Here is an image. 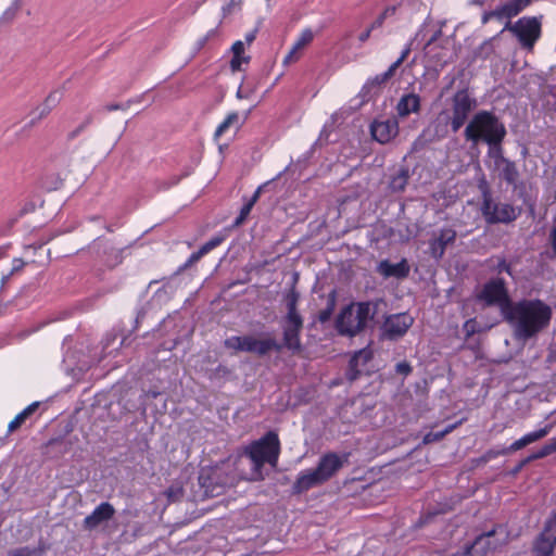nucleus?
Returning a JSON list of instances; mask_svg holds the SVG:
<instances>
[{"instance_id":"nucleus-1","label":"nucleus","mask_w":556,"mask_h":556,"mask_svg":"<svg viewBox=\"0 0 556 556\" xmlns=\"http://www.w3.org/2000/svg\"><path fill=\"white\" fill-rule=\"evenodd\" d=\"M553 317L552 307L540 299H522L508 305L504 319L509 324L514 338L528 341L548 328Z\"/></svg>"},{"instance_id":"nucleus-47","label":"nucleus","mask_w":556,"mask_h":556,"mask_svg":"<svg viewBox=\"0 0 556 556\" xmlns=\"http://www.w3.org/2000/svg\"><path fill=\"white\" fill-rule=\"evenodd\" d=\"M523 447H525V445H523L522 440L518 439L515 442H513L508 447H504V448L506 451V454H508V453H511V452L519 451V450H521Z\"/></svg>"},{"instance_id":"nucleus-54","label":"nucleus","mask_w":556,"mask_h":556,"mask_svg":"<svg viewBox=\"0 0 556 556\" xmlns=\"http://www.w3.org/2000/svg\"><path fill=\"white\" fill-rule=\"evenodd\" d=\"M384 20L386 18L382 15H379L378 18L369 26V28H371V30H374L378 27H381Z\"/></svg>"},{"instance_id":"nucleus-11","label":"nucleus","mask_w":556,"mask_h":556,"mask_svg":"<svg viewBox=\"0 0 556 556\" xmlns=\"http://www.w3.org/2000/svg\"><path fill=\"white\" fill-rule=\"evenodd\" d=\"M556 547V510L546 520L533 544L535 556H552Z\"/></svg>"},{"instance_id":"nucleus-4","label":"nucleus","mask_w":556,"mask_h":556,"mask_svg":"<svg viewBox=\"0 0 556 556\" xmlns=\"http://www.w3.org/2000/svg\"><path fill=\"white\" fill-rule=\"evenodd\" d=\"M451 114L442 111L438 114L435 123V135L443 138L447 134V126H451L453 132H457L467 122L470 113L477 106V100L470 96L467 89L455 92L451 100Z\"/></svg>"},{"instance_id":"nucleus-19","label":"nucleus","mask_w":556,"mask_h":556,"mask_svg":"<svg viewBox=\"0 0 556 556\" xmlns=\"http://www.w3.org/2000/svg\"><path fill=\"white\" fill-rule=\"evenodd\" d=\"M314 35L311 29H304L295 40L290 51L283 59V64H290L300 59L301 51L313 40Z\"/></svg>"},{"instance_id":"nucleus-44","label":"nucleus","mask_w":556,"mask_h":556,"mask_svg":"<svg viewBox=\"0 0 556 556\" xmlns=\"http://www.w3.org/2000/svg\"><path fill=\"white\" fill-rule=\"evenodd\" d=\"M203 253L200 251V249L197 251V252H193L189 258L186 261V263L184 264L182 268H187V267H190L191 265H193L194 263L199 262L201 260V257H203Z\"/></svg>"},{"instance_id":"nucleus-22","label":"nucleus","mask_w":556,"mask_h":556,"mask_svg":"<svg viewBox=\"0 0 556 556\" xmlns=\"http://www.w3.org/2000/svg\"><path fill=\"white\" fill-rule=\"evenodd\" d=\"M533 0H509L496 8L495 14L509 18L518 15L523 9L531 4Z\"/></svg>"},{"instance_id":"nucleus-6","label":"nucleus","mask_w":556,"mask_h":556,"mask_svg":"<svg viewBox=\"0 0 556 556\" xmlns=\"http://www.w3.org/2000/svg\"><path fill=\"white\" fill-rule=\"evenodd\" d=\"M375 314L376 308L370 302L351 303L339 313L336 329L341 336L355 337L366 328Z\"/></svg>"},{"instance_id":"nucleus-51","label":"nucleus","mask_w":556,"mask_h":556,"mask_svg":"<svg viewBox=\"0 0 556 556\" xmlns=\"http://www.w3.org/2000/svg\"><path fill=\"white\" fill-rule=\"evenodd\" d=\"M549 240H551V244H552L553 251L556 254V225L551 230Z\"/></svg>"},{"instance_id":"nucleus-29","label":"nucleus","mask_w":556,"mask_h":556,"mask_svg":"<svg viewBox=\"0 0 556 556\" xmlns=\"http://www.w3.org/2000/svg\"><path fill=\"white\" fill-rule=\"evenodd\" d=\"M556 452V437L549 439L538 452L530 455L527 459H525L517 469H520L525 464L535 460L539 458L546 457Z\"/></svg>"},{"instance_id":"nucleus-14","label":"nucleus","mask_w":556,"mask_h":556,"mask_svg":"<svg viewBox=\"0 0 556 556\" xmlns=\"http://www.w3.org/2000/svg\"><path fill=\"white\" fill-rule=\"evenodd\" d=\"M399 129L396 117L375 119L370 124L371 137L381 144L392 141L399 135Z\"/></svg>"},{"instance_id":"nucleus-38","label":"nucleus","mask_w":556,"mask_h":556,"mask_svg":"<svg viewBox=\"0 0 556 556\" xmlns=\"http://www.w3.org/2000/svg\"><path fill=\"white\" fill-rule=\"evenodd\" d=\"M20 1L21 0H14V2L11 4V7H9L2 14V16L0 17V22H11L18 9H20Z\"/></svg>"},{"instance_id":"nucleus-13","label":"nucleus","mask_w":556,"mask_h":556,"mask_svg":"<svg viewBox=\"0 0 556 556\" xmlns=\"http://www.w3.org/2000/svg\"><path fill=\"white\" fill-rule=\"evenodd\" d=\"M349 453L341 455L337 453H327L323 455L315 468L324 482L331 479L349 462Z\"/></svg>"},{"instance_id":"nucleus-41","label":"nucleus","mask_w":556,"mask_h":556,"mask_svg":"<svg viewBox=\"0 0 556 556\" xmlns=\"http://www.w3.org/2000/svg\"><path fill=\"white\" fill-rule=\"evenodd\" d=\"M494 270L497 274L507 273L508 275H511L510 265L504 258L497 260V263L494 266Z\"/></svg>"},{"instance_id":"nucleus-42","label":"nucleus","mask_w":556,"mask_h":556,"mask_svg":"<svg viewBox=\"0 0 556 556\" xmlns=\"http://www.w3.org/2000/svg\"><path fill=\"white\" fill-rule=\"evenodd\" d=\"M8 556H39V553L37 552V549L23 547V548L13 551Z\"/></svg>"},{"instance_id":"nucleus-12","label":"nucleus","mask_w":556,"mask_h":556,"mask_svg":"<svg viewBox=\"0 0 556 556\" xmlns=\"http://www.w3.org/2000/svg\"><path fill=\"white\" fill-rule=\"evenodd\" d=\"M413 324L414 318L408 313L389 315L381 326V336L384 339L396 340L402 338Z\"/></svg>"},{"instance_id":"nucleus-23","label":"nucleus","mask_w":556,"mask_h":556,"mask_svg":"<svg viewBox=\"0 0 556 556\" xmlns=\"http://www.w3.org/2000/svg\"><path fill=\"white\" fill-rule=\"evenodd\" d=\"M494 169L497 170L500 177L509 185L515 184L519 176L515 163L509 161L508 159L502 160L501 163L494 167Z\"/></svg>"},{"instance_id":"nucleus-21","label":"nucleus","mask_w":556,"mask_h":556,"mask_svg":"<svg viewBox=\"0 0 556 556\" xmlns=\"http://www.w3.org/2000/svg\"><path fill=\"white\" fill-rule=\"evenodd\" d=\"M62 96L63 93L61 90L51 91L43 101V103L36 108V110L33 112L35 117L31 119V123L47 116L52 111V109L55 108L56 104L61 101Z\"/></svg>"},{"instance_id":"nucleus-62","label":"nucleus","mask_w":556,"mask_h":556,"mask_svg":"<svg viewBox=\"0 0 556 556\" xmlns=\"http://www.w3.org/2000/svg\"><path fill=\"white\" fill-rule=\"evenodd\" d=\"M54 443H55V441H50L49 445H53Z\"/></svg>"},{"instance_id":"nucleus-56","label":"nucleus","mask_w":556,"mask_h":556,"mask_svg":"<svg viewBox=\"0 0 556 556\" xmlns=\"http://www.w3.org/2000/svg\"><path fill=\"white\" fill-rule=\"evenodd\" d=\"M371 28H367L365 31H363L359 36H358V40L361 42H365L369 37H370V34H371Z\"/></svg>"},{"instance_id":"nucleus-20","label":"nucleus","mask_w":556,"mask_h":556,"mask_svg":"<svg viewBox=\"0 0 556 556\" xmlns=\"http://www.w3.org/2000/svg\"><path fill=\"white\" fill-rule=\"evenodd\" d=\"M379 273L384 277H396L404 278L409 273V267L406 260H402L396 264H392L388 261L380 262L378 266Z\"/></svg>"},{"instance_id":"nucleus-61","label":"nucleus","mask_w":556,"mask_h":556,"mask_svg":"<svg viewBox=\"0 0 556 556\" xmlns=\"http://www.w3.org/2000/svg\"><path fill=\"white\" fill-rule=\"evenodd\" d=\"M11 276L12 275H9V274L8 275H3L2 279H1L2 280V285H4Z\"/></svg>"},{"instance_id":"nucleus-7","label":"nucleus","mask_w":556,"mask_h":556,"mask_svg":"<svg viewBox=\"0 0 556 556\" xmlns=\"http://www.w3.org/2000/svg\"><path fill=\"white\" fill-rule=\"evenodd\" d=\"M481 213L488 224H508L518 218L520 210L508 203L494 202L486 185L481 186Z\"/></svg>"},{"instance_id":"nucleus-39","label":"nucleus","mask_w":556,"mask_h":556,"mask_svg":"<svg viewBox=\"0 0 556 556\" xmlns=\"http://www.w3.org/2000/svg\"><path fill=\"white\" fill-rule=\"evenodd\" d=\"M463 330L466 334V338L473 336L476 332L480 330L479 325L475 318H470L465 321L463 326Z\"/></svg>"},{"instance_id":"nucleus-3","label":"nucleus","mask_w":556,"mask_h":556,"mask_svg":"<svg viewBox=\"0 0 556 556\" xmlns=\"http://www.w3.org/2000/svg\"><path fill=\"white\" fill-rule=\"evenodd\" d=\"M506 136L505 125L490 111H479L468 122L464 130L466 141L477 146L484 143H502Z\"/></svg>"},{"instance_id":"nucleus-17","label":"nucleus","mask_w":556,"mask_h":556,"mask_svg":"<svg viewBox=\"0 0 556 556\" xmlns=\"http://www.w3.org/2000/svg\"><path fill=\"white\" fill-rule=\"evenodd\" d=\"M456 238V231L451 228L441 229L439 236L430 241L429 248L431 255L434 258H441L445 252L448 243H452Z\"/></svg>"},{"instance_id":"nucleus-45","label":"nucleus","mask_w":556,"mask_h":556,"mask_svg":"<svg viewBox=\"0 0 556 556\" xmlns=\"http://www.w3.org/2000/svg\"><path fill=\"white\" fill-rule=\"evenodd\" d=\"M396 372L403 376H407L412 371V366L407 362H401L396 364Z\"/></svg>"},{"instance_id":"nucleus-50","label":"nucleus","mask_w":556,"mask_h":556,"mask_svg":"<svg viewBox=\"0 0 556 556\" xmlns=\"http://www.w3.org/2000/svg\"><path fill=\"white\" fill-rule=\"evenodd\" d=\"M256 34H257V28H254L251 31L247 33L244 36V39H245L244 43L251 45L255 40Z\"/></svg>"},{"instance_id":"nucleus-57","label":"nucleus","mask_w":556,"mask_h":556,"mask_svg":"<svg viewBox=\"0 0 556 556\" xmlns=\"http://www.w3.org/2000/svg\"><path fill=\"white\" fill-rule=\"evenodd\" d=\"M204 36L207 37L208 40H211L212 38L218 36V28L215 27L210 29Z\"/></svg>"},{"instance_id":"nucleus-58","label":"nucleus","mask_w":556,"mask_h":556,"mask_svg":"<svg viewBox=\"0 0 556 556\" xmlns=\"http://www.w3.org/2000/svg\"><path fill=\"white\" fill-rule=\"evenodd\" d=\"M106 109H108V111H114V110L122 109V106L119 104H111V105H108Z\"/></svg>"},{"instance_id":"nucleus-37","label":"nucleus","mask_w":556,"mask_h":556,"mask_svg":"<svg viewBox=\"0 0 556 556\" xmlns=\"http://www.w3.org/2000/svg\"><path fill=\"white\" fill-rule=\"evenodd\" d=\"M333 311H334V298L332 296L328 300L327 306L318 313V316H317L318 320L321 324L327 323L328 320H330V318L333 314Z\"/></svg>"},{"instance_id":"nucleus-27","label":"nucleus","mask_w":556,"mask_h":556,"mask_svg":"<svg viewBox=\"0 0 556 556\" xmlns=\"http://www.w3.org/2000/svg\"><path fill=\"white\" fill-rule=\"evenodd\" d=\"M39 402H33L27 407H25L22 412H20L14 419H12L8 426V430L10 432L15 431L17 428H20L25 420L38 408Z\"/></svg>"},{"instance_id":"nucleus-9","label":"nucleus","mask_w":556,"mask_h":556,"mask_svg":"<svg viewBox=\"0 0 556 556\" xmlns=\"http://www.w3.org/2000/svg\"><path fill=\"white\" fill-rule=\"evenodd\" d=\"M509 29L518 38L522 48L531 50L541 36V17H521Z\"/></svg>"},{"instance_id":"nucleus-25","label":"nucleus","mask_w":556,"mask_h":556,"mask_svg":"<svg viewBox=\"0 0 556 556\" xmlns=\"http://www.w3.org/2000/svg\"><path fill=\"white\" fill-rule=\"evenodd\" d=\"M409 170L406 167H402L399 173L391 177L389 182V190L394 193L403 192L409 180Z\"/></svg>"},{"instance_id":"nucleus-18","label":"nucleus","mask_w":556,"mask_h":556,"mask_svg":"<svg viewBox=\"0 0 556 556\" xmlns=\"http://www.w3.org/2000/svg\"><path fill=\"white\" fill-rule=\"evenodd\" d=\"M420 102L421 99L416 93L410 92L403 94L395 106L399 117L404 118L412 113H418L420 110Z\"/></svg>"},{"instance_id":"nucleus-5","label":"nucleus","mask_w":556,"mask_h":556,"mask_svg":"<svg viewBox=\"0 0 556 556\" xmlns=\"http://www.w3.org/2000/svg\"><path fill=\"white\" fill-rule=\"evenodd\" d=\"M245 455L252 462V475L254 480L264 479L263 466L269 464L275 468L280 455V440L275 431H268L265 435L253 441L245 447Z\"/></svg>"},{"instance_id":"nucleus-55","label":"nucleus","mask_w":556,"mask_h":556,"mask_svg":"<svg viewBox=\"0 0 556 556\" xmlns=\"http://www.w3.org/2000/svg\"><path fill=\"white\" fill-rule=\"evenodd\" d=\"M424 136H425V132L422 135H420L413 143V150H418L420 147L424 146L425 141H424Z\"/></svg>"},{"instance_id":"nucleus-33","label":"nucleus","mask_w":556,"mask_h":556,"mask_svg":"<svg viewBox=\"0 0 556 556\" xmlns=\"http://www.w3.org/2000/svg\"><path fill=\"white\" fill-rule=\"evenodd\" d=\"M372 357V352L369 349H362L357 351L351 358L350 365L352 368H356L359 363L366 364Z\"/></svg>"},{"instance_id":"nucleus-43","label":"nucleus","mask_w":556,"mask_h":556,"mask_svg":"<svg viewBox=\"0 0 556 556\" xmlns=\"http://www.w3.org/2000/svg\"><path fill=\"white\" fill-rule=\"evenodd\" d=\"M165 493L169 501H177L182 496V489L179 486H172Z\"/></svg>"},{"instance_id":"nucleus-53","label":"nucleus","mask_w":556,"mask_h":556,"mask_svg":"<svg viewBox=\"0 0 556 556\" xmlns=\"http://www.w3.org/2000/svg\"><path fill=\"white\" fill-rule=\"evenodd\" d=\"M396 8L394 5L388 7L380 15H382L384 18H388L395 14Z\"/></svg>"},{"instance_id":"nucleus-32","label":"nucleus","mask_w":556,"mask_h":556,"mask_svg":"<svg viewBox=\"0 0 556 556\" xmlns=\"http://www.w3.org/2000/svg\"><path fill=\"white\" fill-rule=\"evenodd\" d=\"M239 121V115L236 112H231L227 115V117L218 125L215 130V138L220 137L230 126L237 124Z\"/></svg>"},{"instance_id":"nucleus-60","label":"nucleus","mask_w":556,"mask_h":556,"mask_svg":"<svg viewBox=\"0 0 556 556\" xmlns=\"http://www.w3.org/2000/svg\"><path fill=\"white\" fill-rule=\"evenodd\" d=\"M240 3H241V0H231L230 3H229V7L240 5Z\"/></svg>"},{"instance_id":"nucleus-36","label":"nucleus","mask_w":556,"mask_h":556,"mask_svg":"<svg viewBox=\"0 0 556 556\" xmlns=\"http://www.w3.org/2000/svg\"><path fill=\"white\" fill-rule=\"evenodd\" d=\"M225 238V235L214 236L200 248V251L203 253V255L207 254L208 252L220 245L224 242Z\"/></svg>"},{"instance_id":"nucleus-35","label":"nucleus","mask_w":556,"mask_h":556,"mask_svg":"<svg viewBox=\"0 0 556 556\" xmlns=\"http://www.w3.org/2000/svg\"><path fill=\"white\" fill-rule=\"evenodd\" d=\"M456 427V425H450L447 426L444 430L442 431H438V432H429L427 434H425L424 439H422V442L425 444H429V443H432V442H437V441H440L445 434L450 433L451 431H453V429Z\"/></svg>"},{"instance_id":"nucleus-30","label":"nucleus","mask_w":556,"mask_h":556,"mask_svg":"<svg viewBox=\"0 0 556 556\" xmlns=\"http://www.w3.org/2000/svg\"><path fill=\"white\" fill-rule=\"evenodd\" d=\"M260 193H261V188H257L256 191L254 192V194L252 195V198L250 200H248L247 203H244V205L241 207L239 215L236 217V219L233 222L235 227L242 225L243 222L247 219V217L251 213L254 204L258 200Z\"/></svg>"},{"instance_id":"nucleus-59","label":"nucleus","mask_w":556,"mask_h":556,"mask_svg":"<svg viewBox=\"0 0 556 556\" xmlns=\"http://www.w3.org/2000/svg\"><path fill=\"white\" fill-rule=\"evenodd\" d=\"M256 104L252 105L244 114V121L248 118V116L250 115V113L252 112V110L255 108Z\"/></svg>"},{"instance_id":"nucleus-52","label":"nucleus","mask_w":556,"mask_h":556,"mask_svg":"<svg viewBox=\"0 0 556 556\" xmlns=\"http://www.w3.org/2000/svg\"><path fill=\"white\" fill-rule=\"evenodd\" d=\"M208 41L207 37L203 36L199 38L195 42V52H199Z\"/></svg>"},{"instance_id":"nucleus-34","label":"nucleus","mask_w":556,"mask_h":556,"mask_svg":"<svg viewBox=\"0 0 556 556\" xmlns=\"http://www.w3.org/2000/svg\"><path fill=\"white\" fill-rule=\"evenodd\" d=\"M489 146L488 155L493 160L494 167L501 163L502 160H507L503 155L502 143H486Z\"/></svg>"},{"instance_id":"nucleus-2","label":"nucleus","mask_w":556,"mask_h":556,"mask_svg":"<svg viewBox=\"0 0 556 556\" xmlns=\"http://www.w3.org/2000/svg\"><path fill=\"white\" fill-rule=\"evenodd\" d=\"M303 327L302 318H283L282 331L283 343L277 342L270 334L256 338L251 334L231 336L224 341V345L233 352L253 353L262 357L271 351L280 352L282 348H287L292 353L301 351L300 332Z\"/></svg>"},{"instance_id":"nucleus-16","label":"nucleus","mask_w":556,"mask_h":556,"mask_svg":"<svg viewBox=\"0 0 556 556\" xmlns=\"http://www.w3.org/2000/svg\"><path fill=\"white\" fill-rule=\"evenodd\" d=\"M114 513V507L110 503H101L84 519V526L86 529L92 530L102 522L110 520Z\"/></svg>"},{"instance_id":"nucleus-46","label":"nucleus","mask_w":556,"mask_h":556,"mask_svg":"<svg viewBox=\"0 0 556 556\" xmlns=\"http://www.w3.org/2000/svg\"><path fill=\"white\" fill-rule=\"evenodd\" d=\"M505 454H506V451H505V448H504V447H503V448H500V450H493V448H492V450H489V451L484 454V458H485L486 460H489V459H493V458H496V457H498V456H501V455H505Z\"/></svg>"},{"instance_id":"nucleus-40","label":"nucleus","mask_w":556,"mask_h":556,"mask_svg":"<svg viewBox=\"0 0 556 556\" xmlns=\"http://www.w3.org/2000/svg\"><path fill=\"white\" fill-rule=\"evenodd\" d=\"M254 92V88L249 86L248 84H241L237 90L236 97L238 99H250Z\"/></svg>"},{"instance_id":"nucleus-8","label":"nucleus","mask_w":556,"mask_h":556,"mask_svg":"<svg viewBox=\"0 0 556 556\" xmlns=\"http://www.w3.org/2000/svg\"><path fill=\"white\" fill-rule=\"evenodd\" d=\"M478 299L486 305H498L503 317L508 311V305L514 304L509 299L504 279L500 277L488 281L480 291Z\"/></svg>"},{"instance_id":"nucleus-24","label":"nucleus","mask_w":556,"mask_h":556,"mask_svg":"<svg viewBox=\"0 0 556 556\" xmlns=\"http://www.w3.org/2000/svg\"><path fill=\"white\" fill-rule=\"evenodd\" d=\"M245 43L241 40H237L231 46L232 59L230 61V67L232 71H240L243 63H248L250 58L244 55Z\"/></svg>"},{"instance_id":"nucleus-31","label":"nucleus","mask_w":556,"mask_h":556,"mask_svg":"<svg viewBox=\"0 0 556 556\" xmlns=\"http://www.w3.org/2000/svg\"><path fill=\"white\" fill-rule=\"evenodd\" d=\"M551 430H552V425L549 424L539 430L526 433L520 439L522 440L523 445L527 446L533 442H536V441L545 438L551 432Z\"/></svg>"},{"instance_id":"nucleus-48","label":"nucleus","mask_w":556,"mask_h":556,"mask_svg":"<svg viewBox=\"0 0 556 556\" xmlns=\"http://www.w3.org/2000/svg\"><path fill=\"white\" fill-rule=\"evenodd\" d=\"M25 263L22 258H14L12 262V268L9 275H13L14 273L21 270L24 267Z\"/></svg>"},{"instance_id":"nucleus-49","label":"nucleus","mask_w":556,"mask_h":556,"mask_svg":"<svg viewBox=\"0 0 556 556\" xmlns=\"http://www.w3.org/2000/svg\"><path fill=\"white\" fill-rule=\"evenodd\" d=\"M495 12H496V9H494L493 11H490V12L484 13V15H483V17H482V22H483V23H486V22H488L489 20H491V18H497V20H504V18H506V20H508V17H506V16H500V15L495 14Z\"/></svg>"},{"instance_id":"nucleus-28","label":"nucleus","mask_w":556,"mask_h":556,"mask_svg":"<svg viewBox=\"0 0 556 556\" xmlns=\"http://www.w3.org/2000/svg\"><path fill=\"white\" fill-rule=\"evenodd\" d=\"M299 298H300V294L298 293V291L294 288L290 289L286 293L285 300H286V305H287V315L285 316V318H290V317L302 318L300 313L296 309Z\"/></svg>"},{"instance_id":"nucleus-26","label":"nucleus","mask_w":556,"mask_h":556,"mask_svg":"<svg viewBox=\"0 0 556 556\" xmlns=\"http://www.w3.org/2000/svg\"><path fill=\"white\" fill-rule=\"evenodd\" d=\"M407 52H408L407 50L404 51L402 53V55L395 62H393L386 72L375 76L372 79H369L368 84L369 85H375V86H381L382 84L388 81L394 75V73L397 70V67L405 60V58L407 55Z\"/></svg>"},{"instance_id":"nucleus-15","label":"nucleus","mask_w":556,"mask_h":556,"mask_svg":"<svg viewBox=\"0 0 556 556\" xmlns=\"http://www.w3.org/2000/svg\"><path fill=\"white\" fill-rule=\"evenodd\" d=\"M325 483L316 469L302 470L292 485L293 494H302L312 488Z\"/></svg>"},{"instance_id":"nucleus-10","label":"nucleus","mask_w":556,"mask_h":556,"mask_svg":"<svg viewBox=\"0 0 556 556\" xmlns=\"http://www.w3.org/2000/svg\"><path fill=\"white\" fill-rule=\"evenodd\" d=\"M496 533L497 528H493L488 532L481 533L471 544L466 545L462 551L456 552L452 556H486L488 553L496 549L505 543L504 541L494 539Z\"/></svg>"}]
</instances>
